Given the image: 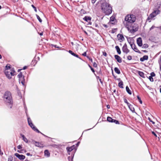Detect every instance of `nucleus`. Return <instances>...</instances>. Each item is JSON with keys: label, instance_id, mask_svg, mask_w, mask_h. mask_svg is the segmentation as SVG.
Listing matches in <instances>:
<instances>
[{"label": "nucleus", "instance_id": "nucleus-64", "mask_svg": "<svg viewBox=\"0 0 161 161\" xmlns=\"http://www.w3.org/2000/svg\"><path fill=\"white\" fill-rule=\"evenodd\" d=\"M160 93H161V88H160Z\"/></svg>", "mask_w": 161, "mask_h": 161}, {"label": "nucleus", "instance_id": "nucleus-22", "mask_svg": "<svg viewBox=\"0 0 161 161\" xmlns=\"http://www.w3.org/2000/svg\"><path fill=\"white\" fill-rule=\"evenodd\" d=\"M123 81L122 80H120L118 84L119 86L121 88H123Z\"/></svg>", "mask_w": 161, "mask_h": 161}, {"label": "nucleus", "instance_id": "nucleus-18", "mask_svg": "<svg viewBox=\"0 0 161 161\" xmlns=\"http://www.w3.org/2000/svg\"><path fill=\"white\" fill-rule=\"evenodd\" d=\"M115 20L114 17V16H112L110 18V23L112 24H114L115 23L114 21Z\"/></svg>", "mask_w": 161, "mask_h": 161}, {"label": "nucleus", "instance_id": "nucleus-45", "mask_svg": "<svg viewBox=\"0 0 161 161\" xmlns=\"http://www.w3.org/2000/svg\"><path fill=\"white\" fill-rule=\"evenodd\" d=\"M82 55L84 56H86V52H84L83 54H82Z\"/></svg>", "mask_w": 161, "mask_h": 161}, {"label": "nucleus", "instance_id": "nucleus-61", "mask_svg": "<svg viewBox=\"0 0 161 161\" xmlns=\"http://www.w3.org/2000/svg\"><path fill=\"white\" fill-rule=\"evenodd\" d=\"M137 98L139 100H140V99H141L140 98L139 96H137Z\"/></svg>", "mask_w": 161, "mask_h": 161}, {"label": "nucleus", "instance_id": "nucleus-34", "mask_svg": "<svg viewBox=\"0 0 161 161\" xmlns=\"http://www.w3.org/2000/svg\"><path fill=\"white\" fill-rule=\"evenodd\" d=\"M113 122L115 123L116 124H119V122L118 121H117L116 120H115V119H114Z\"/></svg>", "mask_w": 161, "mask_h": 161}, {"label": "nucleus", "instance_id": "nucleus-35", "mask_svg": "<svg viewBox=\"0 0 161 161\" xmlns=\"http://www.w3.org/2000/svg\"><path fill=\"white\" fill-rule=\"evenodd\" d=\"M127 58L128 60H131L132 59V57L131 56L129 55L128 56Z\"/></svg>", "mask_w": 161, "mask_h": 161}, {"label": "nucleus", "instance_id": "nucleus-25", "mask_svg": "<svg viewBox=\"0 0 161 161\" xmlns=\"http://www.w3.org/2000/svg\"><path fill=\"white\" fill-rule=\"evenodd\" d=\"M138 74L141 77L143 78H145L143 72L139 71H138Z\"/></svg>", "mask_w": 161, "mask_h": 161}, {"label": "nucleus", "instance_id": "nucleus-58", "mask_svg": "<svg viewBox=\"0 0 161 161\" xmlns=\"http://www.w3.org/2000/svg\"><path fill=\"white\" fill-rule=\"evenodd\" d=\"M80 143V142H78L77 143V145L78 146L79 145V144Z\"/></svg>", "mask_w": 161, "mask_h": 161}, {"label": "nucleus", "instance_id": "nucleus-37", "mask_svg": "<svg viewBox=\"0 0 161 161\" xmlns=\"http://www.w3.org/2000/svg\"><path fill=\"white\" fill-rule=\"evenodd\" d=\"M155 75L154 72H152L151 73V76H151L152 77H153V76H155Z\"/></svg>", "mask_w": 161, "mask_h": 161}, {"label": "nucleus", "instance_id": "nucleus-8", "mask_svg": "<svg viewBox=\"0 0 161 161\" xmlns=\"http://www.w3.org/2000/svg\"><path fill=\"white\" fill-rule=\"evenodd\" d=\"M122 51L124 53H125L126 54H127L130 52L129 50L127 48L126 44H125L123 47Z\"/></svg>", "mask_w": 161, "mask_h": 161}, {"label": "nucleus", "instance_id": "nucleus-49", "mask_svg": "<svg viewBox=\"0 0 161 161\" xmlns=\"http://www.w3.org/2000/svg\"><path fill=\"white\" fill-rule=\"evenodd\" d=\"M90 69H91V70H92V71L93 73H94V72H95V71H94V69H93V68H92V67H91V68H90Z\"/></svg>", "mask_w": 161, "mask_h": 161}, {"label": "nucleus", "instance_id": "nucleus-53", "mask_svg": "<svg viewBox=\"0 0 161 161\" xmlns=\"http://www.w3.org/2000/svg\"><path fill=\"white\" fill-rule=\"evenodd\" d=\"M139 102L141 104H142V101L141 100V99H140V100H139Z\"/></svg>", "mask_w": 161, "mask_h": 161}, {"label": "nucleus", "instance_id": "nucleus-48", "mask_svg": "<svg viewBox=\"0 0 161 161\" xmlns=\"http://www.w3.org/2000/svg\"><path fill=\"white\" fill-rule=\"evenodd\" d=\"M97 0H92V3H94Z\"/></svg>", "mask_w": 161, "mask_h": 161}, {"label": "nucleus", "instance_id": "nucleus-14", "mask_svg": "<svg viewBox=\"0 0 161 161\" xmlns=\"http://www.w3.org/2000/svg\"><path fill=\"white\" fill-rule=\"evenodd\" d=\"M148 58V56L147 55H144L142 58H141L140 60L142 62H143L146 60H147Z\"/></svg>", "mask_w": 161, "mask_h": 161}, {"label": "nucleus", "instance_id": "nucleus-16", "mask_svg": "<svg viewBox=\"0 0 161 161\" xmlns=\"http://www.w3.org/2000/svg\"><path fill=\"white\" fill-rule=\"evenodd\" d=\"M19 79V82H21V83L22 84V85H23V86H24L25 80L24 77H22V78H20Z\"/></svg>", "mask_w": 161, "mask_h": 161}, {"label": "nucleus", "instance_id": "nucleus-55", "mask_svg": "<svg viewBox=\"0 0 161 161\" xmlns=\"http://www.w3.org/2000/svg\"><path fill=\"white\" fill-rule=\"evenodd\" d=\"M107 108H108V109H109V108H110V106H109V105H107Z\"/></svg>", "mask_w": 161, "mask_h": 161}, {"label": "nucleus", "instance_id": "nucleus-40", "mask_svg": "<svg viewBox=\"0 0 161 161\" xmlns=\"http://www.w3.org/2000/svg\"><path fill=\"white\" fill-rule=\"evenodd\" d=\"M31 6L34 8V9L35 11L36 12L37 10H36V8L33 5H32Z\"/></svg>", "mask_w": 161, "mask_h": 161}, {"label": "nucleus", "instance_id": "nucleus-52", "mask_svg": "<svg viewBox=\"0 0 161 161\" xmlns=\"http://www.w3.org/2000/svg\"><path fill=\"white\" fill-rule=\"evenodd\" d=\"M12 160V158H8V161H11Z\"/></svg>", "mask_w": 161, "mask_h": 161}, {"label": "nucleus", "instance_id": "nucleus-50", "mask_svg": "<svg viewBox=\"0 0 161 161\" xmlns=\"http://www.w3.org/2000/svg\"><path fill=\"white\" fill-rule=\"evenodd\" d=\"M26 155H27V156H32V155H31L30 153H28L26 154Z\"/></svg>", "mask_w": 161, "mask_h": 161}, {"label": "nucleus", "instance_id": "nucleus-5", "mask_svg": "<svg viewBox=\"0 0 161 161\" xmlns=\"http://www.w3.org/2000/svg\"><path fill=\"white\" fill-rule=\"evenodd\" d=\"M75 147V145H73V146L70 147H67L66 148V149L68 153V154L69 155H70V152L73 151V156L72 155H71V157H68V159L70 161V159L71 158V161H72L73 159V157L74 156V153L75 151V150L74 151H73L74 148Z\"/></svg>", "mask_w": 161, "mask_h": 161}, {"label": "nucleus", "instance_id": "nucleus-6", "mask_svg": "<svg viewBox=\"0 0 161 161\" xmlns=\"http://www.w3.org/2000/svg\"><path fill=\"white\" fill-rule=\"evenodd\" d=\"M159 13L160 11L158 9L154 11L148 17L147 20H149L152 19L157 15L159 14Z\"/></svg>", "mask_w": 161, "mask_h": 161}, {"label": "nucleus", "instance_id": "nucleus-33", "mask_svg": "<svg viewBox=\"0 0 161 161\" xmlns=\"http://www.w3.org/2000/svg\"><path fill=\"white\" fill-rule=\"evenodd\" d=\"M116 31H117V29H113L112 30L111 33H114Z\"/></svg>", "mask_w": 161, "mask_h": 161}, {"label": "nucleus", "instance_id": "nucleus-26", "mask_svg": "<svg viewBox=\"0 0 161 161\" xmlns=\"http://www.w3.org/2000/svg\"><path fill=\"white\" fill-rule=\"evenodd\" d=\"M107 120L108 121L111 122H113L114 119H112L111 117H108L107 118Z\"/></svg>", "mask_w": 161, "mask_h": 161}, {"label": "nucleus", "instance_id": "nucleus-44", "mask_svg": "<svg viewBox=\"0 0 161 161\" xmlns=\"http://www.w3.org/2000/svg\"><path fill=\"white\" fill-rule=\"evenodd\" d=\"M155 28V26L153 25L152 26L150 29V30L151 31L153 29Z\"/></svg>", "mask_w": 161, "mask_h": 161}, {"label": "nucleus", "instance_id": "nucleus-56", "mask_svg": "<svg viewBox=\"0 0 161 161\" xmlns=\"http://www.w3.org/2000/svg\"><path fill=\"white\" fill-rule=\"evenodd\" d=\"M39 34L40 36H42L43 35V32H41L40 33H39Z\"/></svg>", "mask_w": 161, "mask_h": 161}, {"label": "nucleus", "instance_id": "nucleus-9", "mask_svg": "<svg viewBox=\"0 0 161 161\" xmlns=\"http://www.w3.org/2000/svg\"><path fill=\"white\" fill-rule=\"evenodd\" d=\"M14 155L20 160H23L25 158V156L23 155H20L18 153H16Z\"/></svg>", "mask_w": 161, "mask_h": 161}, {"label": "nucleus", "instance_id": "nucleus-36", "mask_svg": "<svg viewBox=\"0 0 161 161\" xmlns=\"http://www.w3.org/2000/svg\"><path fill=\"white\" fill-rule=\"evenodd\" d=\"M93 66L94 67H96L97 66V64L95 62H94L93 63Z\"/></svg>", "mask_w": 161, "mask_h": 161}, {"label": "nucleus", "instance_id": "nucleus-31", "mask_svg": "<svg viewBox=\"0 0 161 161\" xmlns=\"http://www.w3.org/2000/svg\"><path fill=\"white\" fill-rule=\"evenodd\" d=\"M69 52L71 54V55H72L74 56H75V54L73 52H72V51L71 50H69Z\"/></svg>", "mask_w": 161, "mask_h": 161}, {"label": "nucleus", "instance_id": "nucleus-59", "mask_svg": "<svg viewBox=\"0 0 161 161\" xmlns=\"http://www.w3.org/2000/svg\"><path fill=\"white\" fill-rule=\"evenodd\" d=\"M117 80H118V81H120V80H120V78L118 79H117Z\"/></svg>", "mask_w": 161, "mask_h": 161}, {"label": "nucleus", "instance_id": "nucleus-20", "mask_svg": "<svg viewBox=\"0 0 161 161\" xmlns=\"http://www.w3.org/2000/svg\"><path fill=\"white\" fill-rule=\"evenodd\" d=\"M22 137L23 140L25 142L27 143L28 142V140L25 137V136L23 135H21Z\"/></svg>", "mask_w": 161, "mask_h": 161}, {"label": "nucleus", "instance_id": "nucleus-1", "mask_svg": "<svg viewBox=\"0 0 161 161\" xmlns=\"http://www.w3.org/2000/svg\"><path fill=\"white\" fill-rule=\"evenodd\" d=\"M135 17L133 14L128 15L126 16L124 24L129 31H132L133 32L137 31L138 26L134 24L136 27L135 28H134V26H132V23L135 21Z\"/></svg>", "mask_w": 161, "mask_h": 161}, {"label": "nucleus", "instance_id": "nucleus-3", "mask_svg": "<svg viewBox=\"0 0 161 161\" xmlns=\"http://www.w3.org/2000/svg\"><path fill=\"white\" fill-rule=\"evenodd\" d=\"M101 9L106 15H109L112 13V7L110 5L104 0L100 1Z\"/></svg>", "mask_w": 161, "mask_h": 161}, {"label": "nucleus", "instance_id": "nucleus-2", "mask_svg": "<svg viewBox=\"0 0 161 161\" xmlns=\"http://www.w3.org/2000/svg\"><path fill=\"white\" fill-rule=\"evenodd\" d=\"M3 98L8 108H11L13 105V100L10 92L9 91L6 92L3 95Z\"/></svg>", "mask_w": 161, "mask_h": 161}, {"label": "nucleus", "instance_id": "nucleus-13", "mask_svg": "<svg viewBox=\"0 0 161 161\" xmlns=\"http://www.w3.org/2000/svg\"><path fill=\"white\" fill-rule=\"evenodd\" d=\"M114 58L118 62L120 63L122 62V59L119 56L116 55H115Z\"/></svg>", "mask_w": 161, "mask_h": 161}, {"label": "nucleus", "instance_id": "nucleus-46", "mask_svg": "<svg viewBox=\"0 0 161 161\" xmlns=\"http://www.w3.org/2000/svg\"><path fill=\"white\" fill-rule=\"evenodd\" d=\"M87 58H89V60L92 62V58H89L88 57H87Z\"/></svg>", "mask_w": 161, "mask_h": 161}, {"label": "nucleus", "instance_id": "nucleus-57", "mask_svg": "<svg viewBox=\"0 0 161 161\" xmlns=\"http://www.w3.org/2000/svg\"><path fill=\"white\" fill-rule=\"evenodd\" d=\"M103 25L106 28H107L108 27V26H107V25Z\"/></svg>", "mask_w": 161, "mask_h": 161}, {"label": "nucleus", "instance_id": "nucleus-10", "mask_svg": "<svg viewBox=\"0 0 161 161\" xmlns=\"http://www.w3.org/2000/svg\"><path fill=\"white\" fill-rule=\"evenodd\" d=\"M118 39L119 41L120 42L123 41L125 39L123 36L120 34H118L117 35Z\"/></svg>", "mask_w": 161, "mask_h": 161}, {"label": "nucleus", "instance_id": "nucleus-19", "mask_svg": "<svg viewBox=\"0 0 161 161\" xmlns=\"http://www.w3.org/2000/svg\"><path fill=\"white\" fill-rule=\"evenodd\" d=\"M115 48L117 52L119 54H120L121 53L120 49L118 46H116L115 47Z\"/></svg>", "mask_w": 161, "mask_h": 161}, {"label": "nucleus", "instance_id": "nucleus-11", "mask_svg": "<svg viewBox=\"0 0 161 161\" xmlns=\"http://www.w3.org/2000/svg\"><path fill=\"white\" fill-rule=\"evenodd\" d=\"M139 47L142 46V38L140 37L138 38L136 41Z\"/></svg>", "mask_w": 161, "mask_h": 161}, {"label": "nucleus", "instance_id": "nucleus-27", "mask_svg": "<svg viewBox=\"0 0 161 161\" xmlns=\"http://www.w3.org/2000/svg\"><path fill=\"white\" fill-rule=\"evenodd\" d=\"M148 46L147 44H144L142 47V48H146L148 47Z\"/></svg>", "mask_w": 161, "mask_h": 161}, {"label": "nucleus", "instance_id": "nucleus-30", "mask_svg": "<svg viewBox=\"0 0 161 161\" xmlns=\"http://www.w3.org/2000/svg\"><path fill=\"white\" fill-rule=\"evenodd\" d=\"M36 17H37V19L39 20V22H42V20L41 19V18L38 15H37V14L36 15Z\"/></svg>", "mask_w": 161, "mask_h": 161}, {"label": "nucleus", "instance_id": "nucleus-42", "mask_svg": "<svg viewBox=\"0 0 161 161\" xmlns=\"http://www.w3.org/2000/svg\"><path fill=\"white\" fill-rule=\"evenodd\" d=\"M3 154V153L1 151V146L0 145V155H2Z\"/></svg>", "mask_w": 161, "mask_h": 161}, {"label": "nucleus", "instance_id": "nucleus-4", "mask_svg": "<svg viewBox=\"0 0 161 161\" xmlns=\"http://www.w3.org/2000/svg\"><path fill=\"white\" fill-rule=\"evenodd\" d=\"M15 71L13 68H11L10 66L6 65L4 70V73L7 77L11 79L12 76L14 75Z\"/></svg>", "mask_w": 161, "mask_h": 161}, {"label": "nucleus", "instance_id": "nucleus-24", "mask_svg": "<svg viewBox=\"0 0 161 161\" xmlns=\"http://www.w3.org/2000/svg\"><path fill=\"white\" fill-rule=\"evenodd\" d=\"M126 90L128 93H129L130 95L131 94V91L129 89V87L128 86H126Z\"/></svg>", "mask_w": 161, "mask_h": 161}, {"label": "nucleus", "instance_id": "nucleus-43", "mask_svg": "<svg viewBox=\"0 0 161 161\" xmlns=\"http://www.w3.org/2000/svg\"><path fill=\"white\" fill-rule=\"evenodd\" d=\"M148 119H149V120L150 122H152V124H155V122H154L153 121L151 120V119H150V118H148Z\"/></svg>", "mask_w": 161, "mask_h": 161}, {"label": "nucleus", "instance_id": "nucleus-60", "mask_svg": "<svg viewBox=\"0 0 161 161\" xmlns=\"http://www.w3.org/2000/svg\"><path fill=\"white\" fill-rule=\"evenodd\" d=\"M17 152L19 153H21V151L19 150H18Z\"/></svg>", "mask_w": 161, "mask_h": 161}, {"label": "nucleus", "instance_id": "nucleus-41", "mask_svg": "<svg viewBox=\"0 0 161 161\" xmlns=\"http://www.w3.org/2000/svg\"><path fill=\"white\" fill-rule=\"evenodd\" d=\"M152 133L153 134L155 137H157V136L156 134L154 132V131H152Z\"/></svg>", "mask_w": 161, "mask_h": 161}, {"label": "nucleus", "instance_id": "nucleus-39", "mask_svg": "<svg viewBox=\"0 0 161 161\" xmlns=\"http://www.w3.org/2000/svg\"><path fill=\"white\" fill-rule=\"evenodd\" d=\"M17 147L19 149H20L21 148H22L21 145H19L18 146H17Z\"/></svg>", "mask_w": 161, "mask_h": 161}, {"label": "nucleus", "instance_id": "nucleus-21", "mask_svg": "<svg viewBox=\"0 0 161 161\" xmlns=\"http://www.w3.org/2000/svg\"><path fill=\"white\" fill-rule=\"evenodd\" d=\"M115 72L118 74H119L120 72L119 69L117 67H115L114 69Z\"/></svg>", "mask_w": 161, "mask_h": 161}, {"label": "nucleus", "instance_id": "nucleus-7", "mask_svg": "<svg viewBox=\"0 0 161 161\" xmlns=\"http://www.w3.org/2000/svg\"><path fill=\"white\" fill-rule=\"evenodd\" d=\"M130 46L136 52L140 53H141L140 51H139L135 45L134 44H130Z\"/></svg>", "mask_w": 161, "mask_h": 161}, {"label": "nucleus", "instance_id": "nucleus-15", "mask_svg": "<svg viewBox=\"0 0 161 161\" xmlns=\"http://www.w3.org/2000/svg\"><path fill=\"white\" fill-rule=\"evenodd\" d=\"M83 19L87 22H89V23L91 19V18L90 17L86 16L83 18Z\"/></svg>", "mask_w": 161, "mask_h": 161}, {"label": "nucleus", "instance_id": "nucleus-51", "mask_svg": "<svg viewBox=\"0 0 161 161\" xmlns=\"http://www.w3.org/2000/svg\"><path fill=\"white\" fill-rule=\"evenodd\" d=\"M103 55L105 56H106V55H107V54L105 52H104V53H103Z\"/></svg>", "mask_w": 161, "mask_h": 161}, {"label": "nucleus", "instance_id": "nucleus-38", "mask_svg": "<svg viewBox=\"0 0 161 161\" xmlns=\"http://www.w3.org/2000/svg\"><path fill=\"white\" fill-rule=\"evenodd\" d=\"M124 101L125 103H126L127 104H128L129 103L127 102V100L126 98L124 99Z\"/></svg>", "mask_w": 161, "mask_h": 161}, {"label": "nucleus", "instance_id": "nucleus-47", "mask_svg": "<svg viewBox=\"0 0 161 161\" xmlns=\"http://www.w3.org/2000/svg\"><path fill=\"white\" fill-rule=\"evenodd\" d=\"M75 56L76 57H77V58H80V59H81L79 57L78 55L76 54H75Z\"/></svg>", "mask_w": 161, "mask_h": 161}, {"label": "nucleus", "instance_id": "nucleus-29", "mask_svg": "<svg viewBox=\"0 0 161 161\" xmlns=\"http://www.w3.org/2000/svg\"><path fill=\"white\" fill-rule=\"evenodd\" d=\"M27 120H28V123L29 125H30V124L31 123H32V121L30 118H28Z\"/></svg>", "mask_w": 161, "mask_h": 161}, {"label": "nucleus", "instance_id": "nucleus-32", "mask_svg": "<svg viewBox=\"0 0 161 161\" xmlns=\"http://www.w3.org/2000/svg\"><path fill=\"white\" fill-rule=\"evenodd\" d=\"M149 79L150 80V81L151 82L153 81V78L151 76H149Z\"/></svg>", "mask_w": 161, "mask_h": 161}, {"label": "nucleus", "instance_id": "nucleus-28", "mask_svg": "<svg viewBox=\"0 0 161 161\" xmlns=\"http://www.w3.org/2000/svg\"><path fill=\"white\" fill-rule=\"evenodd\" d=\"M18 76L19 78H22V77H24L23 76L21 72L18 75Z\"/></svg>", "mask_w": 161, "mask_h": 161}, {"label": "nucleus", "instance_id": "nucleus-62", "mask_svg": "<svg viewBox=\"0 0 161 161\" xmlns=\"http://www.w3.org/2000/svg\"><path fill=\"white\" fill-rule=\"evenodd\" d=\"M71 44H72V45H73V42H71Z\"/></svg>", "mask_w": 161, "mask_h": 161}, {"label": "nucleus", "instance_id": "nucleus-54", "mask_svg": "<svg viewBox=\"0 0 161 161\" xmlns=\"http://www.w3.org/2000/svg\"><path fill=\"white\" fill-rule=\"evenodd\" d=\"M27 68V67L26 66H24L23 68V69H26Z\"/></svg>", "mask_w": 161, "mask_h": 161}, {"label": "nucleus", "instance_id": "nucleus-12", "mask_svg": "<svg viewBox=\"0 0 161 161\" xmlns=\"http://www.w3.org/2000/svg\"><path fill=\"white\" fill-rule=\"evenodd\" d=\"M29 125L34 130L36 131L38 133H40V131L34 126L33 123H31L30 125Z\"/></svg>", "mask_w": 161, "mask_h": 161}, {"label": "nucleus", "instance_id": "nucleus-23", "mask_svg": "<svg viewBox=\"0 0 161 161\" xmlns=\"http://www.w3.org/2000/svg\"><path fill=\"white\" fill-rule=\"evenodd\" d=\"M35 143V145L36 147H43L41 145V144L39 143L38 142H34Z\"/></svg>", "mask_w": 161, "mask_h": 161}, {"label": "nucleus", "instance_id": "nucleus-63", "mask_svg": "<svg viewBox=\"0 0 161 161\" xmlns=\"http://www.w3.org/2000/svg\"><path fill=\"white\" fill-rule=\"evenodd\" d=\"M143 51L144 52H147L146 50H143Z\"/></svg>", "mask_w": 161, "mask_h": 161}, {"label": "nucleus", "instance_id": "nucleus-17", "mask_svg": "<svg viewBox=\"0 0 161 161\" xmlns=\"http://www.w3.org/2000/svg\"><path fill=\"white\" fill-rule=\"evenodd\" d=\"M50 153L48 150H46L44 151V155L45 156L48 157L50 156Z\"/></svg>", "mask_w": 161, "mask_h": 161}]
</instances>
